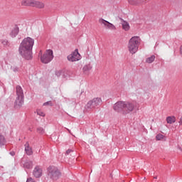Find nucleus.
<instances>
[{"label": "nucleus", "instance_id": "nucleus-1", "mask_svg": "<svg viewBox=\"0 0 182 182\" xmlns=\"http://www.w3.org/2000/svg\"><path fill=\"white\" fill-rule=\"evenodd\" d=\"M35 45V40L31 37L25 38L20 43L18 47V53L26 60H31L33 58L32 56V49Z\"/></svg>", "mask_w": 182, "mask_h": 182}, {"label": "nucleus", "instance_id": "nucleus-2", "mask_svg": "<svg viewBox=\"0 0 182 182\" xmlns=\"http://www.w3.org/2000/svg\"><path fill=\"white\" fill-rule=\"evenodd\" d=\"M136 107H137V102L129 101H118L113 106L114 112H117V113L123 112V114H127L133 112Z\"/></svg>", "mask_w": 182, "mask_h": 182}, {"label": "nucleus", "instance_id": "nucleus-3", "mask_svg": "<svg viewBox=\"0 0 182 182\" xmlns=\"http://www.w3.org/2000/svg\"><path fill=\"white\" fill-rule=\"evenodd\" d=\"M139 46H140V37L134 36L129 41L128 49L132 55H134L139 50Z\"/></svg>", "mask_w": 182, "mask_h": 182}, {"label": "nucleus", "instance_id": "nucleus-4", "mask_svg": "<svg viewBox=\"0 0 182 182\" xmlns=\"http://www.w3.org/2000/svg\"><path fill=\"white\" fill-rule=\"evenodd\" d=\"M16 98L14 102L15 107H21L23 105L25 95H23V90L21 85L16 87Z\"/></svg>", "mask_w": 182, "mask_h": 182}, {"label": "nucleus", "instance_id": "nucleus-5", "mask_svg": "<svg viewBox=\"0 0 182 182\" xmlns=\"http://www.w3.org/2000/svg\"><path fill=\"white\" fill-rule=\"evenodd\" d=\"M47 171L48 177L54 181H56V180H59V178H60L62 176V173H60L59 168L54 166H50L47 168Z\"/></svg>", "mask_w": 182, "mask_h": 182}, {"label": "nucleus", "instance_id": "nucleus-6", "mask_svg": "<svg viewBox=\"0 0 182 182\" xmlns=\"http://www.w3.org/2000/svg\"><path fill=\"white\" fill-rule=\"evenodd\" d=\"M102 105V98L95 97L90 100L85 105L87 110H92V109H97Z\"/></svg>", "mask_w": 182, "mask_h": 182}, {"label": "nucleus", "instance_id": "nucleus-7", "mask_svg": "<svg viewBox=\"0 0 182 182\" xmlns=\"http://www.w3.org/2000/svg\"><path fill=\"white\" fill-rule=\"evenodd\" d=\"M53 60V51L52 50H48L41 57V60L42 63H49Z\"/></svg>", "mask_w": 182, "mask_h": 182}, {"label": "nucleus", "instance_id": "nucleus-8", "mask_svg": "<svg viewBox=\"0 0 182 182\" xmlns=\"http://www.w3.org/2000/svg\"><path fill=\"white\" fill-rule=\"evenodd\" d=\"M67 59L69 60V62H77V60H80V54L79 53V51H77V49L68 55Z\"/></svg>", "mask_w": 182, "mask_h": 182}, {"label": "nucleus", "instance_id": "nucleus-9", "mask_svg": "<svg viewBox=\"0 0 182 182\" xmlns=\"http://www.w3.org/2000/svg\"><path fill=\"white\" fill-rule=\"evenodd\" d=\"M100 23H102V25H104L107 29H111L112 31L116 30V26H114V25L105 19H100Z\"/></svg>", "mask_w": 182, "mask_h": 182}, {"label": "nucleus", "instance_id": "nucleus-10", "mask_svg": "<svg viewBox=\"0 0 182 182\" xmlns=\"http://www.w3.org/2000/svg\"><path fill=\"white\" fill-rule=\"evenodd\" d=\"M42 168L41 166H36L34 168V170L33 171V174L36 178H40V177H42Z\"/></svg>", "mask_w": 182, "mask_h": 182}, {"label": "nucleus", "instance_id": "nucleus-11", "mask_svg": "<svg viewBox=\"0 0 182 182\" xmlns=\"http://www.w3.org/2000/svg\"><path fill=\"white\" fill-rule=\"evenodd\" d=\"M31 6L34 8H38L41 9L42 8H45V4L41 1L33 0Z\"/></svg>", "mask_w": 182, "mask_h": 182}, {"label": "nucleus", "instance_id": "nucleus-12", "mask_svg": "<svg viewBox=\"0 0 182 182\" xmlns=\"http://www.w3.org/2000/svg\"><path fill=\"white\" fill-rule=\"evenodd\" d=\"M18 33H19V27L18 26H15L14 28L11 30L10 36L11 38H16Z\"/></svg>", "mask_w": 182, "mask_h": 182}, {"label": "nucleus", "instance_id": "nucleus-13", "mask_svg": "<svg viewBox=\"0 0 182 182\" xmlns=\"http://www.w3.org/2000/svg\"><path fill=\"white\" fill-rule=\"evenodd\" d=\"M25 151L28 156H32L33 154L32 148L29 146V142H26L25 144Z\"/></svg>", "mask_w": 182, "mask_h": 182}, {"label": "nucleus", "instance_id": "nucleus-14", "mask_svg": "<svg viewBox=\"0 0 182 182\" xmlns=\"http://www.w3.org/2000/svg\"><path fill=\"white\" fill-rule=\"evenodd\" d=\"M23 163V166L24 167V168H32L33 167V163L32 161H29V160H26L25 161H23V160L22 161Z\"/></svg>", "mask_w": 182, "mask_h": 182}, {"label": "nucleus", "instance_id": "nucleus-15", "mask_svg": "<svg viewBox=\"0 0 182 182\" xmlns=\"http://www.w3.org/2000/svg\"><path fill=\"white\" fill-rule=\"evenodd\" d=\"M82 70L85 75H89V72L92 70V65H90V64L85 65L82 68Z\"/></svg>", "mask_w": 182, "mask_h": 182}, {"label": "nucleus", "instance_id": "nucleus-16", "mask_svg": "<svg viewBox=\"0 0 182 182\" xmlns=\"http://www.w3.org/2000/svg\"><path fill=\"white\" fill-rule=\"evenodd\" d=\"M122 25V29H124V31H129V29H130V24H129L127 21L123 20Z\"/></svg>", "mask_w": 182, "mask_h": 182}, {"label": "nucleus", "instance_id": "nucleus-17", "mask_svg": "<svg viewBox=\"0 0 182 182\" xmlns=\"http://www.w3.org/2000/svg\"><path fill=\"white\" fill-rule=\"evenodd\" d=\"M32 1L33 0H23L21 1V5L23 6H32Z\"/></svg>", "mask_w": 182, "mask_h": 182}, {"label": "nucleus", "instance_id": "nucleus-18", "mask_svg": "<svg viewBox=\"0 0 182 182\" xmlns=\"http://www.w3.org/2000/svg\"><path fill=\"white\" fill-rule=\"evenodd\" d=\"M166 122L168 124H173V123H176V117H168L166 118Z\"/></svg>", "mask_w": 182, "mask_h": 182}, {"label": "nucleus", "instance_id": "nucleus-19", "mask_svg": "<svg viewBox=\"0 0 182 182\" xmlns=\"http://www.w3.org/2000/svg\"><path fill=\"white\" fill-rule=\"evenodd\" d=\"M5 143H6V140H5V136L0 134V147H2V146H5Z\"/></svg>", "mask_w": 182, "mask_h": 182}, {"label": "nucleus", "instance_id": "nucleus-20", "mask_svg": "<svg viewBox=\"0 0 182 182\" xmlns=\"http://www.w3.org/2000/svg\"><path fill=\"white\" fill-rule=\"evenodd\" d=\"M154 59H156V56L153 55L151 57L147 58L146 62V63H153V62H154Z\"/></svg>", "mask_w": 182, "mask_h": 182}, {"label": "nucleus", "instance_id": "nucleus-21", "mask_svg": "<svg viewBox=\"0 0 182 182\" xmlns=\"http://www.w3.org/2000/svg\"><path fill=\"white\" fill-rule=\"evenodd\" d=\"M11 70L16 73V72H19V68H18L16 65H12L11 67Z\"/></svg>", "mask_w": 182, "mask_h": 182}, {"label": "nucleus", "instance_id": "nucleus-22", "mask_svg": "<svg viewBox=\"0 0 182 182\" xmlns=\"http://www.w3.org/2000/svg\"><path fill=\"white\" fill-rule=\"evenodd\" d=\"M37 133H39V134H43L45 133V129L42 127H38Z\"/></svg>", "mask_w": 182, "mask_h": 182}, {"label": "nucleus", "instance_id": "nucleus-23", "mask_svg": "<svg viewBox=\"0 0 182 182\" xmlns=\"http://www.w3.org/2000/svg\"><path fill=\"white\" fill-rule=\"evenodd\" d=\"M156 140H163V139H164V135L159 134L156 136Z\"/></svg>", "mask_w": 182, "mask_h": 182}, {"label": "nucleus", "instance_id": "nucleus-24", "mask_svg": "<svg viewBox=\"0 0 182 182\" xmlns=\"http://www.w3.org/2000/svg\"><path fill=\"white\" fill-rule=\"evenodd\" d=\"M129 4L131 5H137V0H128Z\"/></svg>", "mask_w": 182, "mask_h": 182}, {"label": "nucleus", "instance_id": "nucleus-25", "mask_svg": "<svg viewBox=\"0 0 182 182\" xmlns=\"http://www.w3.org/2000/svg\"><path fill=\"white\" fill-rule=\"evenodd\" d=\"M2 45H4V46H9V41H8V40H3L1 42Z\"/></svg>", "mask_w": 182, "mask_h": 182}, {"label": "nucleus", "instance_id": "nucleus-26", "mask_svg": "<svg viewBox=\"0 0 182 182\" xmlns=\"http://www.w3.org/2000/svg\"><path fill=\"white\" fill-rule=\"evenodd\" d=\"M37 114L38 116H42V117H45V112H43L41 110L37 111Z\"/></svg>", "mask_w": 182, "mask_h": 182}, {"label": "nucleus", "instance_id": "nucleus-27", "mask_svg": "<svg viewBox=\"0 0 182 182\" xmlns=\"http://www.w3.org/2000/svg\"><path fill=\"white\" fill-rule=\"evenodd\" d=\"M48 105L53 106L52 101H48V102L43 103V106H48Z\"/></svg>", "mask_w": 182, "mask_h": 182}, {"label": "nucleus", "instance_id": "nucleus-28", "mask_svg": "<svg viewBox=\"0 0 182 182\" xmlns=\"http://www.w3.org/2000/svg\"><path fill=\"white\" fill-rule=\"evenodd\" d=\"M55 75L58 77H60L61 75H62V70H58L55 72Z\"/></svg>", "mask_w": 182, "mask_h": 182}, {"label": "nucleus", "instance_id": "nucleus-29", "mask_svg": "<svg viewBox=\"0 0 182 182\" xmlns=\"http://www.w3.org/2000/svg\"><path fill=\"white\" fill-rule=\"evenodd\" d=\"M26 182H35V181L32 178H27Z\"/></svg>", "mask_w": 182, "mask_h": 182}, {"label": "nucleus", "instance_id": "nucleus-30", "mask_svg": "<svg viewBox=\"0 0 182 182\" xmlns=\"http://www.w3.org/2000/svg\"><path fill=\"white\" fill-rule=\"evenodd\" d=\"M72 152H73V151L72 149H68V150L66 151V154H65L69 155Z\"/></svg>", "mask_w": 182, "mask_h": 182}, {"label": "nucleus", "instance_id": "nucleus-31", "mask_svg": "<svg viewBox=\"0 0 182 182\" xmlns=\"http://www.w3.org/2000/svg\"><path fill=\"white\" fill-rule=\"evenodd\" d=\"M10 154H11L12 156H15V151H11V152H10Z\"/></svg>", "mask_w": 182, "mask_h": 182}, {"label": "nucleus", "instance_id": "nucleus-32", "mask_svg": "<svg viewBox=\"0 0 182 182\" xmlns=\"http://www.w3.org/2000/svg\"><path fill=\"white\" fill-rule=\"evenodd\" d=\"M178 150H180V151H181V153H182V147L180 146H178Z\"/></svg>", "mask_w": 182, "mask_h": 182}, {"label": "nucleus", "instance_id": "nucleus-33", "mask_svg": "<svg viewBox=\"0 0 182 182\" xmlns=\"http://www.w3.org/2000/svg\"><path fill=\"white\" fill-rule=\"evenodd\" d=\"M180 53H181V55H182V46H181V48H180Z\"/></svg>", "mask_w": 182, "mask_h": 182}, {"label": "nucleus", "instance_id": "nucleus-34", "mask_svg": "<svg viewBox=\"0 0 182 182\" xmlns=\"http://www.w3.org/2000/svg\"><path fill=\"white\" fill-rule=\"evenodd\" d=\"M39 55H42V51H40Z\"/></svg>", "mask_w": 182, "mask_h": 182}, {"label": "nucleus", "instance_id": "nucleus-35", "mask_svg": "<svg viewBox=\"0 0 182 182\" xmlns=\"http://www.w3.org/2000/svg\"><path fill=\"white\" fill-rule=\"evenodd\" d=\"M154 178L157 179V176H155Z\"/></svg>", "mask_w": 182, "mask_h": 182}]
</instances>
